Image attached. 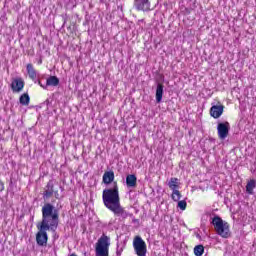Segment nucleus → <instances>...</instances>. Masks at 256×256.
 I'll return each mask as SVG.
<instances>
[{"mask_svg": "<svg viewBox=\"0 0 256 256\" xmlns=\"http://www.w3.org/2000/svg\"><path fill=\"white\" fill-rule=\"evenodd\" d=\"M59 227V209L51 203H45L42 207V221L37 225L36 243L39 247H47L49 236L47 231L55 233Z\"/></svg>", "mask_w": 256, "mask_h": 256, "instance_id": "1", "label": "nucleus"}, {"mask_svg": "<svg viewBox=\"0 0 256 256\" xmlns=\"http://www.w3.org/2000/svg\"><path fill=\"white\" fill-rule=\"evenodd\" d=\"M102 199L105 207L109 209V211L121 204V198L119 197V186H117V182H114L113 188L103 190Z\"/></svg>", "mask_w": 256, "mask_h": 256, "instance_id": "2", "label": "nucleus"}, {"mask_svg": "<svg viewBox=\"0 0 256 256\" xmlns=\"http://www.w3.org/2000/svg\"><path fill=\"white\" fill-rule=\"evenodd\" d=\"M211 225H213L217 235L223 239H229L231 237V232L229 231V223L223 221V219L214 214V217L211 220Z\"/></svg>", "mask_w": 256, "mask_h": 256, "instance_id": "3", "label": "nucleus"}, {"mask_svg": "<svg viewBox=\"0 0 256 256\" xmlns=\"http://www.w3.org/2000/svg\"><path fill=\"white\" fill-rule=\"evenodd\" d=\"M109 245H111L110 238L103 234L96 243V256H109Z\"/></svg>", "mask_w": 256, "mask_h": 256, "instance_id": "4", "label": "nucleus"}, {"mask_svg": "<svg viewBox=\"0 0 256 256\" xmlns=\"http://www.w3.org/2000/svg\"><path fill=\"white\" fill-rule=\"evenodd\" d=\"M133 247L136 255L147 256V244L143 241L141 236H136L133 240Z\"/></svg>", "mask_w": 256, "mask_h": 256, "instance_id": "5", "label": "nucleus"}, {"mask_svg": "<svg viewBox=\"0 0 256 256\" xmlns=\"http://www.w3.org/2000/svg\"><path fill=\"white\" fill-rule=\"evenodd\" d=\"M231 129V125L229 122H219L217 125L218 137L221 141H225L227 137H229V130Z\"/></svg>", "mask_w": 256, "mask_h": 256, "instance_id": "6", "label": "nucleus"}, {"mask_svg": "<svg viewBox=\"0 0 256 256\" xmlns=\"http://www.w3.org/2000/svg\"><path fill=\"white\" fill-rule=\"evenodd\" d=\"M136 11H151V2L149 0H134Z\"/></svg>", "mask_w": 256, "mask_h": 256, "instance_id": "7", "label": "nucleus"}, {"mask_svg": "<svg viewBox=\"0 0 256 256\" xmlns=\"http://www.w3.org/2000/svg\"><path fill=\"white\" fill-rule=\"evenodd\" d=\"M23 87H25V81H23V78H16L12 80L11 89L13 93H21V91H23Z\"/></svg>", "mask_w": 256, "mask_h": 256, "instance_id": "8", "label": "nucleus"}, {"mask_svg": "<svg viewBox=\"0 0 256 256\" xmlns=\"http://www.w3.org/2000/svg\"><path fill=\"white\" fill-rule=\"evenodd\" d=\"M224 109H225V106H223L222 104L212 106L210 108L211 117H213L214 119H219V117L223 115Z\"/></svg>", "mask_w": 256, "mask_h": 256, "instance_id": "9", "label": "nucleus"}, {"mask_svg": "<svg viewBox=\"0 0 256 256\" xmlns=\"http://www.w3.org/2000/svg\"><path fill=\"white\" fill-rule=\"evenodd\" d=\"M110 211L114 213L117 217H122V219H127L129 217V212L125 211L121 204H118L116 207L112 208Z\"/></svg>", "mask_w": 256, "mask_h": 256, "instance_id": "10", "label": "nucleus"}, {"mask_svg": "<svg viewBox=\"0 0 256 256\" xmlns=\"http://www.w3.org/2000/svg\"><path fill=\"white\" fill-rule=\"evenodd\" d=\"M55 184L50 180L44 188L43 199H51L53 197Z\"/></svg>", "mask_w": 256, "mask_h": 256, "instance_id": "11", "label": "nucleus"}, {"mask_svg": "<svg viewBox=\"0 0 256 256\" xmlns=\"http://www.w3.org/2000/svg\"><path fill=\"white\" fill-rule=\"evenodd\" d=\"M115 180V173L113 171H106L103 174L102 181L105 185H110Z\"/></svg>", "mask_w": 256, "mask_h": 256, "instance_id": "12", "label": "nucleus"}, {"mask_svg": "<svg viewBox=\"0 0 256 256\" xmlns=\"http://www.w3.org/2000/svg\"><path fill=\"white\" fill-rule=\"evenodd\" d=\"M126 185L128 188L137 187V176L135 174H129L126 176Z\"/></svg>", "mask_w": 256, "mask_h": 256, "instance_id": "13", "label": "nucleus"}, {"mask_svg": "<svg viewBox=\"0 0 256 256\" xmlns=\"http://www.w3.org/2000/svg\"><path fill=\"white\" fill-rule=\"evenodd\" d=\"M26 71L28 73L29 78L32 79V81H35V79H37V71L33 67V64H27Z\"/></svg>", "mask_w": 256, "mask_h": 256, "instance_id": "14", "label": "nucleus"}, {"mask_svg": "<svg viewBox=\"0 0 256 256\" xmlns=\"http://www.w3.org/2000/svg\"><path fill=\"white\" fill-rule=\"evenodd\" d=\"M59 85V78L57 76H50L46 80V87H57Z\"/></svg>", "mask_w": 256, "mask_h": 256, "instance_id": "15", "label": "nucleus"}, {"mask_svg": "<svg viewBox=\"0 0 256 256\" xmlns=\"http://www.w3.org/2000/svg\"><path fill=\"white\" fill-rule=\"evenodd\" d=\"M163 84H158L156 88V102L161 103L163 101Z\"/></svg>", "mask_w": 256, "mask_h": 256, "instance_id": "16", "label": "nucleus"}, {"mask_svg": "<svg viewBox=\"0 0 256 256\" xmlns=\"http://www.w3.org/2000/svg\"><path fill=\"white\" fill-rule=\"evenodd\" d=\"M168 187L171 191H175L179 189V179L178 178H170L168 182Z\"/></svg>", "mask_w": 256, "mask_h": 256, "instance_id": "17", "label": "nucleus"}, {"mask_svg": "<svg viewBox=\"0 0 256 256\" xmlns=\"http://www.w3.org/2000/svg\"><path fill=\"white\" fill-rule=\"evenodd\" d=\"M256 187V181L254 179L248 181L247 185H246V193H248V195H253V189H255Z\"/></svg>", "mask_w": 256, "mask_h": 256, "instance_id": "18", "label": "nucleus"}, {"mask_svg": "<svg viewBox=\"0 0 256 256\" xmlns=\"http://www.w3.org/2000/svg\"><path fill=\"white\" fill-rule=\"evenodd\" d=\"M205 253V247L203 245H197L194 247V255L202 256Z\"/></svg>", "mask_w": 256, "mask_h": 256, "instance_id": "19", "label": "nucleus"}, {"mask_svg": "<svg viewBox=\"0 0 256 256\" xmlns=\"http://www.w3.org/2000/svg\"><path fill=\"white\" fill-rule=\"evenodd\" d=\"M29 101H31L29 94L25 93L20 96V104L21 105H29Z\"/></svg>", "mask_w": 256, "mask_h": 256, "instance_id": "20", "label": "nucleus"}, {"mask_svg": "<svg viewBox=\"0 0 256 256\" xmlns=\"http://www.w3.org/2000/svg\"><path fill=\"white\" fill-rule=\"evenodd\" d=\"M172 199L174 201H179V199H181V192L179 191V189L172 191Z\"/></svg>", "mask_w": 256, "mask_h": 256, "instance_id": "21", "label": "nucleus"}, {"mask_svg": "<svg viewBox=\"0 0 256 256\" xmlns=\"http://www.w3.org/2000/svg\"><path fill=\"white\" fill-rule=\"evenodd\" d=\"M178 207L181 209V211H185V209H187V201H178Z\"/></svg>", "mask_w": 256, "mask_h": 256, "instance_id": "22", "label": "nucleus"}, {"mask_svg": "<svg viewBox=\"0 0 256 256\" xmlns=\"http://www.w3.org/2000/svg\"><path fill=\"white\" fill-rule=\"evenodd\" d=\"M121 253H123V248H117L116 255L121 256Z\"/></svg>", "mask_w": 256, "mask_h": 256, "instance_id": "23", "label": "nucleus"}, {"mask_svg": "<svg viewBox=\"0 0 256 256\" xmlns=\"http://www.w3.org/2000/svg\"><path fill=\"white\" fill-rule=\"evenodd\" d=\"M38 85H40V87H42L43 89H47V84L43 85V83H41V81L38 80Z\"/></svg>", "mask_w": 256, "mask_h": 256, "instance_id": "24", "label": "nucleus"}, {"mask_svg": "<svg viewBox=\"0 0 256 256\" xmlns=\"http://www.w3.org/2000/svg\"><path fill=\"white\" fill-rule=\"evenodd\" d=\"M70 256H77V255H75V254H71Z\"/></svg>", "mask_w": 256, "mask_h": 256, "instance_id": "25", "label": "nucleus"}]
</instances>
